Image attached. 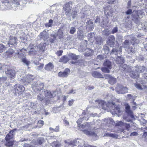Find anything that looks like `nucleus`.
Listing matches in <instances>:
<instances>
[{
	"label": "nucleus",
	"instance_id": "obj_20",
	"mask_svg": "<svg viewBox=\"0 0 147 147\" xmlns=\"http://www.w3.org/2000/svg\"><path fill=\"white\" fill-rule=\"evenodd\" d=\"M122 52V48L121 46L117 48H113L111 52V54H114L117 55L118 53H120Z\"/></svg>",
	"mask_w": 147,
	"mask_h": 147
},
{
	"label": "nucleus",
	"instance_id": "obj_25",
	"mask_svg": "<svg viewBox=\"0 0 147 147\" xmlns=\"http://www.w3.org/2000/svg\"><path fill=\"white\" fill-rule=\"evenodd\" d=\"M124 61V60L122 56L118 57L116 59V62L117 64H123Z\"/></svg>",
	"mask_w": 147,
	"mask_h": 147
},
{
	"label": "nucleus",
	"instance_id": "obj_11",
	"mask_svg": "<svg viewBox=\"0 0 147 147\" xmlns=\"http://www.w3.org/2000/svg\"><path fill=\"white\" fill-rule=\"evenodd\" d=\"M71 144L74 146L78 145V147H86V146H85L84 142L83 140L81 139H77L76 140L74 141Z\"/></svg>",
	"mask_w": 147,
	"mask_h": 147
},
{
	"label": "nucleus",
	"instance_id": "obj_41",
	"mask_svg": "<svg viewBox=\"0 0 147 147\" xmlns=\"http://www.w3.org/2000/svg\"><path fill=\"white\" fill-rule=\"evenodd\" d=\"M53 23V20L52 19L49 20V22L45 24V26L46 27H50L52 26Z\"/></svg>",
	"mask_w": 147,
	"mask_h": 147
},
{
	"label": "nucleus",
	"instance_id": "obj_59",
	"mask_svg": "<svg viewBox=\"0 0 147 147\" xmlns=\"http://www.w3.org/2000/svg\"><path fill=\"white\" fill-rule=\"evenodd\" d=\"M111 119H105V122H106L107 123H108L109 122V123H110V122H111Z\"/></svg>",
	"mask_w": 147,
	"mask_h": 147
},
{
	"label": "nucleus",
	"instance_id": "obj_22",
	"mask_svg": "<svg viewBox=\"0 0 147 147\" xmlns=\"http://www.w3.org/2000/svg\"><path fill=\"white\" fill-rule=\"evenodd\" d=\"M46 45L47 44L45 43H41L38 45L37 47L39 50L44 51L47 49Z\"/></svg>",
	"mask_w": 147,
	"mask_h": 147
},
{
	"label": "nucleus",
	"instance_id": "obj_26",
	"mask_svg": "<svg viewBox=\"0 0 147 147\" xmlns=\"http://www.w3.org/2000/svg\"><path fill=\"white\" fill-rule=\"evenodd\" d=\"M95 34L94 33H90L88 34V38L91 42L94 41Z\"/></svg>",
	"mask_w": 147,
	"mask_h": 147
},
{
	"label": "nucleus",
	"instance_id": "obj_48",
	"mask_svg": "<svg viewBox=\"0 0 147 147\" xmlns=\"http://www.w3.org/2000/svg\"><path fill=\"white\" fill-rule=\"evenodd\" d=\"M82 116H83L84 115H85L84 116V117H82L83 120H85L87 121L88 120L89 117L88 118V116L86 114V113L85 112H83L82 113Z\"/></svg>",
	"mask_w": 147,
	"mask_h": 147
},
{
	"label": "nucleus",
	"instance_id": "obj_53",
	"mask_svg": "<svg viewBox=\"0 0 147 147\" xmlns=\"http://www.w3.org/2000/svg\"><path fill=\"white\" fill-rule=\"evenodd\" d=\"M140 122L141 123L143 124V125H144V124H146L147 123L146 121L144 119H141Z\"/></svg>",
	"mask_w": 147,
	"mask_h": 147
},
{
	"label": "nucleus",
	"instance_id": "obj_64",
	"mask_svg": "<svg viewBox=\"0 0 147 147\" xmlns=\"http://www.w3.org/2000/svg\"><path fill=\"white\" fill-rule=\"evenodd\" d=\"M54 131L56 132H58L59 131V127L58 126H56L55 129Z\"/></svg>",
	"mask_w": 147,
	"mask_h": 147
},
{
	"label": "nucleus",
	"instance_id": "obj_34",
	"mask_svg": "<svg viewBox=\"0 0 147 147\" xmlns=\"http://www.w3.org/2000/svg\"><path fill=\"white\" fill-rule=\"evenodd\" d=\"M64 34L63 31L61 29H59L58 30L57 34V36L58 37L59 39H61L63 37V35Z\"/></svg>",
	"mask_w": 147,
	"mask_h": 147
},
{
	"label": "nucleus",
	"instance_id": "obj_7",
	"mask_svg": "<svg viewBox=\"0 0 147 147\" xmlns=\"http://www.w3.org/2000/svg\"><path fill=\"white\" fill-rule=\"evenodd\" d=\"M35 77L33 75L28 74L24 76L22 79V80L25 85L29 84L34 78Z\"/></svg>",
	"mask_w": 147,
	"mask_h": 147
},
{
	"label": "nucleus",
	"instance_id": "obj_16",
	"mask_svg": "<svg viewBox=\"0 0 147 147\" xmlns=\"http://www.w3.org/2000/svg\"><path fill=\"white\" fill-rule=\"evenodd\" d=\"M10 38L7 44L10 47H12L13 45H16L17 39L15 37H11Z\"/></svg>",
	"mask_w": 147,
	"mask_h": 147
},
{
	"label": "nucleus",
	"instance_id": "obj_43",
	"mask_svg": "<svg viewBox=\"0 0 147 147\" xmlns=\"http://www.w3.org/2000/svg\"><path fill=\"white\" fill-rule=\"evenodd\" d=\"M6 47L2 44H0V53L5 51Z\"/></svg>",
	"mask_w": 147,
	"mask_h": 147
},
{
	"label": "nucleus",
	"instance_id": "obj_3",
	"mask_svg": "<svg viewBox=\"0 0 147 147\" xmlns=\"http://www.w3.org/2000/svg\"><path fill=\"white\" fill-rule=\"evenodd\" d=\"M144 15V11L142 10H138L133 12L132 14V20L136 24H138L140 23V19L142 16Z\"/></svg>",
	"mask_w": 147,
	"mask_h": 147
},
{
	"label": "nucleus",
	"instance_id": "obj_32",
	"mask_svg": "<svg viewBox=\"0 0 147 147\" xmlns=\"http://www.w3.org/2000/svg\"><path fill=\"white\" fill-rule=\"evenodd\" d=\"M70 15L72 16L73 19H74L77 17L78 15V12L76 9H73Z\"/></svg>",
	"mask_w": 147,
	"mask_h": 147
},
{
	"label": "nucleus",
	"instance_id": "obj_33",
	"mask_svg": "<svg viewBox=\"0 0 147 147\" xmlns=\"http://www.w3.org/2000/svg\"><path fill=\"white\" fill-rule=\"evenodd\" d=\"M37 142L39 145H41L45 142V140L43 138L40 137L37 140Z\"/></svg>",
	"mask_w": 147,
	"mask_h": 147
},
{
	"label": "nucleus",
	"instance_id": "obj_61",
	"mask_svg": "<svg viewBox=\"0 0 147 147\" xmlns=\"http://www.w3.org/2000/svg\"><path fill=\"white\" fill-rule=\"evenodd\" d=\"M116 124L119 126H121L123 125V123L121 121H120Z\"/></svg>",
	"mask_w": 147,
	"mask_h": 147
},
{
	"label": "nucleus",
	"instance_id": "obj_6",
	"mask_svg": "<svg viewBox=\"0 0 147 147\" xmlns=\"http://www.w3.org/2000/svg\"><path fill=\"white\" fill-rule=\"evenodd\" d=\"M94 22L96 23L99 24V25L102 27L106 26L108 24L107 18L106 16H97Z\"/></svg>",
	"mask_w": 147,
	"mask_h": 147
},
{
	"label": "nucleus",
	"instance_id": "obj_2",
	"mask_svg": "<svg viewBox=\"0 0 147 147\" xmlns=\"http://www.w3.org/2000/svg\"><path fill=\"white\" fill-rule=\"evenodd\" d=\"M145 69V67L143 66L137 65L134 67L133 70L134 72L132 71V73H131L130 76L131 77L133 78H136L139 76L138 73H142Z\"/></svg>",
	"mask_w": 147,
	"mask_h": 147
},
{
	"label": "nucleus",
	"instance_id": "obj_51",
	"mask_svg": "<svg viewBox=\"0 0 147 147\" xmlns=\"http://www.w3.org/2000/svg\"><path fill=\"white\" fill-rule=\"evenodd\" d=\"M118 28L117 27H115L114 28L112 31V34H114L117 32L118 31Z\"/></svg>",
	"mask_w": 147,
	"mask_h": 147
},
{
	"label": "nucleus",
	"instance_id": "obj_24",
	"mask_svg": "<svg viewBox=\"0 0 147 147\" xmlns=\"http://www.w3.org/2000/svg\"><path fill=\"white\" fill-rule=\"evenodd\" d=\"M86 28L89 30H91L94 28L93 22L91 20L88 22V24L86 26Z\"/></svg>",
	"mask_w": 147,
	"mask_h": 147
},
{
	"label": "nucleus",
	"instance_id": "obj_28",
	"mask_svg": "<svg viewBox=\"0 0 147 147\" xmlns=\"http://www.w3.org/2000/svg\"><path fill=\"white\" fill-rule=\"evenodd\" d=\"M69 60V59L66 56H63L62 57L59 59V61L63 62L64 63H66Z\"/></svg>",
	"mask_w": 147,
	"mask_h": 147
},
{
	"label": "nucleus",
	"instance_id": "obj_8",
	"mask_svg": "<svg viewBox=\"0 0 147 147\" xmlns=\"http://www.w3.org/2000/svg\"><path fill=\"white\" fill-rule=\"evenodd\" d=\"M115 89L116 91L118 94H124L128 92V89L121 84H117Z\"/></svg>",
	"mask_w": 147,
	"mask_h": 147
},
{
	"label": "nucleus",
	"instance_id": "obj_36",
	"mask_svg": "<svg viewBox=\"0 0 147 147\" xmlns=\"http://www.w3.org/2000/svg\"><path fill=\"white\" fill-rule=\"evenodd\" d=\"M20 1V0H13L12 1L11 5L12 7H13L14 6H16L18 7V6H19L20 5V3L19 2Z\"/></svg>",
	"mask_w": 147,
	"mask_h": 147
},
{
	"label": "nucleus",
	"instance_id": "obj_12",
	"mask_svg": "<svg viewBox=\"0 0 147 147\" xmlns=\"http://www.w3.org/2000/svg\"><path fill=\"white\" fill-rule=\"evenodd\" d=\"M71 5L72 3L70 2L66 3L63 7V9L65 11L66 15L67 16H71L70 12L71 8Z\"/></svg>",
	"mask_w": 147,
	"mask_h": 147
},
{
	"label": "nucleus",
	"instance_id": "obj_15",
	"mask_svg": "<svg viewBox=\"0 0 147 147\" xmlns=\"http://www.w3.org/2000/svg\"><path fill=\"white\" fill-rule=\"evenodd\" d=\"M120 69L122 71L125 72H129L131 71L130 67L127 66L125 64H122L119 67Z\"/></svg>",
	"mask_w": 147,
	"mask_h": 147
},
{
	"label": "nucleus",
	"instance_id": "obj_52",
	"mask_svg": "<svg viewBox=\"0 0 147 147\" xmlns=\"http://www.w3.org/2000/svg\"><path fill=\"white\" fill-rule=\"evenodd\" d=\"M63 51L61 50H60L57 51L56 53V54L58 56H60L62 55Z\"/></svg>",
	"mask_w": 147,
	"mask_h": 147
},
{
	"label": "nucleus",
	"instance_id": "obj_4",
	"mask_svg": "<svg viewBox=\"0 0 147 147\" xmlns=\"http://www.w3.org/2000/svg\"><path fill=\"white\" fill-rule=\"evenodd\" d=\"M16 129H14L10 131L9 133L8 134L5 138L6 142L5 144L8 146H12L13 144V141L11 139H12L14 137V134L13 133Z\"/></svg>",
	"mask_w": 147,
	"mask_h": 147
},
{
	"label": "nucleus",
	"instance_id": "obj_56",
	"mask_svg": "<svg viewBox=\"0 0 147 147\" xmlns=\"http://www.w3.org/2000/svg\"><path fill=\"white\" fill-rule=\"evenodd\" d=\"M132 12V10L131 9H128L126 12V13L127 15H130Z\"/></svg>",
	"mask_w": 147,
	"mask_h": 147
},
{
	"label": "nucleus",
	"instance_id": "obj_46",
	"mask_svg": "<svg viewBox=\"0 0 147 147\" xmlns=\"http://www.w3.org/2000/svg\"><path fill=\"white\" fill-rule=\"evenodd\" d=\"M76 28L74 27H72L70 28L69 33L70 34H73L75 32Z\"/></svg>",
	"mask_w": 147,
	"mask_h": 147
},
{
	"label": "nucleus",
	"instance_id": "obj_18",
	"mask_svg": "<svg viewBox=\"0 0 147 147\" xmlns=\"http://www.w3.org/2000/svg\"><path fill=\"white\" fill-rule=\"evenodd\" d=\"M115 40V38L113 36H110L108 40L107 41V44L110 46L111 47H113L114 46V41Z\"/></svg>",
	"mask_w": 147,
	"mask_h": 147
},
{
	"label": "nucleus",
	"instance_id": "obj_40",
	"mask_svg": "<svg viewBox=\"0 0 147 147\" xmlns=\"http://www.w3.org/2000/svg\"><path fill=\"white\" fill-rule=\"evenodd\" d=\"M6 53L8 54V56L9 57H11V56L13 54L16 55V52H14L12 49H10L7 51Z\"/></svg>",
	"mask_w": 147,
	"mask_h": 147
},
{
	"label": "nucleus",
	"instance_id": "obj_5",
	"mask_svg": "<svg viewBox=\"0 0 147 147\" xmlns=\"http://www.w3.org/2000/svg\"><path fill=\"white\" fill-rule=\"evenodd\" d=\"M26 50L22 49L19 50H17L15 54L18 55V57L22 59V61L27 65H28L30 63V61H28L24 55V54L22 53L24 52Z\"/></svg>",
	"mask_w": 147,
	"mask_h": 147
},
{
	"label": "nucleus",
	"instance_id": "obj_42",
	"mask_svg": "<svg viewBox=\"0 0 147 147\" xmlns=\"http://www.w3.org/2000/svg\"><path fill=\"white\" fill-rule=\"evenodd\" d=\"M95 42L98 45H100L101 43V39L100 37H98L94 39Z\"/></svg>",
	"mask_w": 147,
	"mask_h": 147
},
{
	"label": "nucleus",
	"instance_id": "obj_39",
	"mask_svg": "<svg viewBox=\"0 0 147 147\" xmlns=\"http://www.w3.org/2000/svg\"><path fill=\"white\" fill-rule=\"evenodd\" d=\"M134 48L133 45L132 46L129 47L127 50V52L129 54H131L134 51Z\"/></svg>",
	"mask_w": 147,
	"mask_h": 147
},
{
	"label": "nucleus",
	"instance_id": "obj_45",
	"mask_svg": "<svg viewBox=\"0 0 147 147\" xmlns=\"http://www.w3.org/2000/svg\"><path fill=\"white\" fill-rule=\"evenodd\" d=\"M36 98L38 100L41 101L43 100L44 97L42 94H40L37 96Z\"/></svg>",
	"mask_w": 147,
	"mask_h": 147
},
{
	"label": "nucleus",
	"instance_id": "obj_49",
	"mask_svg": "<svg viewBox=\"0 0 147 147\" xmlns=\"http://www.w3.org/2000/svg\"><path fill=\"white\" fill-rule=\"evenodd\" d=\"M104 136H106L111 137H113V138H114L116 136L115 135V134H109V133H105V134Z\"/></svg>",
	"mask_w": 147,
	"mask_h": 147
},
{
	"label": "nucleus",
	"instance_id": "obj_38",
	"mask_svg": "<svg viewBox=\"0 0 147 147\" xmlns=\"http://www.w3.org/2000/svg\"><path fill=\"white\" fill-rule=\"evenodd\" d=\"M44 93L45 96L47 98H51L52 97V95L49 91L48 90L45 91Z\"/></svg>",
	"mask_w": 147,
	"mask_h": 147
},
{
	"label": "nucleus",
	"instance_id": "obj_44",
	"mask_svg": "<svg viewBox=\"0 0 147 147\" xmlns=\"http://www.w3.org/2000/svg\"><path fill=\"white\" fill-rule=\"evenodd\" d=\"M70 57L73 60L77 59L79 57L78 55H77L75 54L71 53L70 55Z\"/></svg>",
	"mask_w": 147,
	"mask_h": 147
},
{
	"label": "nucleus",
	"instance_id": "obj_21",
	"mask_svg": "<svg viewBox=\"0 0 147 147\" xmlns=\"http://www.w3.org/2000/svg\"><path fill=\"white\" fill-rule=\"evenodd\" d=\"M83 119H82V118H81L79 119L77 121V122L78 124V125L79 127H81L83 128H86L87 127H88V123H87V125L86 124H80V123L82 122V121H83Z\"/></svg>",
	"mask_w": 147,
	"mask_h": 147
},
{
	"label": "nucleus",
	"instance_id": "obj_19",
	"mask_svg": "<svg viewBox=\"0 0 147 147\" xmlns=\"http://www.w3.org/2000/svg\"><path fill=\"white\" fill-rule=\"evenodd\" d=\"M70 71L69 69H66L63 72H60L58 73V76L61 77H66L68 75Z\"/></svg>",
	"mask_w": 147,
	"mask_h": 147
},
{
	"label": "nucleus",
	"instance_id": "obj_30",
	"mask_svg": "<svg viewBox=\"0 0 147 147\" xmlns=\"http://www.w3.org/2000/svg\"><path fill=\"white\" fill-rule=\"evenodd\" d=\"M109 79L108 81V82L109 83L111 84V85H113L116 82V79L115 78L110 76H109Z\"/></svg>",
	"mask_w": 147,
	"mask_h": 147
},
{
	"label": "nucleus",
	"instance_id": "obj_62",
	"mask_svg": "<svg viewBox=\"0 0 147 147\" xmlns=\"http://www.w3.org/2000/svg\"><path fill=\"white\" fill-rule=\"evenodd\" d=\"M107 30H104V32H106L105 33V35L106 36H108L110 34V32L109 31Z\"/></svg>",
	"mask_w": 147,
	"mask_h": 147
},
{
	"label": "nucleus",
	"instance_id": "obj_9",
	"mask_svg": "<svg viewBox=\"0 0 147 147\" xmlns=\"http://www.w3.org/2000/svg\"><path fill=\"white\" fill-rule=\"evenodd\" d=\"M43 84L39 82H34L32 85V88L35 92L40 91L43 88Z\"/></svg>",
	"mask_w": 147,
	"mask_h": 147
},
{
	"label": "nucleus",
	"instance_id": "obj_58",
	"mask_svg": "<svg viewBox=\"0 0 147 147\" xmlns=\"http://www.w3.org/2000/svg\"><path fill=\"white\" fill-rule=\"evenodd\" d=\"M142 29L145 32H147V25H144V26L142 27Z\"/></svg>",
	"mask_w": 147,
	"mask_h": 147
},
{
	"label": "nucleus",
	"instance_id": "obj_37",
	"mask_svg": "<svg viewBox=\"0 0 147 147\" xmlns=\"http://www.w3.org/2000/svg\"><path fill=\"white\" fill-rule=\"evenodd\" d=\"M51 38L50 39L49 41L52 43H54L55 40H56V35L54 34H52L51 35Z\"/></svg>",
	"mask_w": 147,
	"mask_h": 147
},
{
	"label": "nucleus",
	"instance_id": "obj_35",
	"mask_svg": "<svg viewBox=\"0 0 147 147\" xmlns=\"http://www.w3.org/2000/svg\"><path fill=\"white\" fill-rule=\"evenodd\" d=\"M84 132L86 134L89 135L90 136H96V135L95 132H92V131H89L87 130H85L84 131Z\"/></svg>",
	"mask_w": 147,
	"mask_h": 147
},
{
	"label": "nucleus",
	"instance_id": "obj_29",
	"mask_svg": "<svg viewBox=\"0 0 147 147\" xmlns=\"http://www.w3.org/2000/svg\"><path fill=\"white\" fill-rule=\"evenodd\" d=\"M104 66L107 67L109 69H111V63L108 60H106L104 63Z\"/></svg>",
	"mask_w": 147,
	"mask_h": 147
},
{
	"label": "nucleus",
	"instance_id": "obj_27",
	"mask_svg": "<svg viewBox=\"0 0 147 147\" xmlns=\"http://www.w3.org/2000/svg\"><path fill=\"white\" fill-rule=\"evenodd\" d=\"M40 38L45 40L49 38L48 35L46 33H45L44 31L42 32H41L40 34Z\"/></svg>",
	"mask_w": 147,
	"mask_h": 147
},
{
	"label": "nucleus",
	"instance_id": "obj_14",
	"mask_svg": "<svg viewBox=\"0 0 147 147\" xmlns=\"http://www.w3.org/2000/svg\"><path fill=\"white\" fill-rule=\"evenodd\" d=\"M15 93L19 94L20 93L24 91L25 88L23 86L19 84L16 85L15 86Z\"/></svg>",
	"mask_w": 147,
	"mask_h": 147
},
{
	"label": "nucleus",
	"instance_id": "obj_17",
	"mask_svg": "<svg viewBox=\"0 0 147 147\" xmlns=\"http://www.w3.org/2000/svg\"><path fill=\"white\" fill-rule=\"evenodd\" d=\"M125 112L131 118H134V116L132 111L130 109V106L128 104H127L125 105Z\"/></svg>",
	"mask_w": 147,
	"mask_h": 147
},
{
	"label": "nucleus",
	"instance_id": "obj_50",
	"mask_svg": "<svg viewBox=\"0 0 147 147\" xmlns=\"http://www.w3.org/2000/svg\"><path fill=\"white\" fill-rule=\"evenodd\" d=\"M89 50L90 52L88 53H84V55L86 56H90L92 53V51L91 50H89V49H86V51Z\"/></svg>",
	"mask_w": 147,
	"mask_h": 147
},
{
	"label": "nucleus",
	"instance_id": "obj_23",
	"mask_svg": "<svg viewBox=\"0 0 147 147\" xmlns=\"http://www.w3.org/2000/svg\"><path fill=\"white\" fill-rule=\"evenodd\" d=\"M92 76L97 78H103V76L100 73L97 71H93L92 73Z\"/></svg>",
	"mask_w": 147,
	"mask_h": 147
},
{
	"label": "nucleus",
	"instance_id": "obj_57",
	"mask_svg": "<svg viewBox=\"0 0 147 147\" xmlns=\"http://www.w3.org/2000/svg\"><path fill=\"white\" fill-rule=\"evenodd\" d=\"M125 127L126 129H127L128 130H129V128H130V124L129 123L125 124Z\"/></svg>",
	"mask_w": 147,
	"mask_h": 147
},
{
	"label": "nucleus",
	"instance_id": "obj_55",
	"mask_svg": "<svg viewBox=\"0 0 147 147\" xmlns=\"http://www.w3.org/2000/svg\"><path fill=\"white\" fill-rule=\"evenodd\" d=\"M38 123L40 124V127L42 126L44 123V122L41 120H40L38 121Z\"/></svg>",
	"mask_w": 147,
	"mask_h": 147
},
{
	"label": "nucleus",
	"instance_id": "obj_54",
	"mask_svg": "<svg viewBox=\"0 0 147 147\" xmlns=\"http://www.w3.org/2000/svg\"><path fill=\"white\" fill-rule=\"evenodd\" d=\"M135 87L138 89L142 90V89L141 86L139 84H137L135 85Z\"/></svg>",
	"mask_w": 147,
	"mask_h": 147
},
{
	"label": "nucleus",
	"instance_id": "obj_63",
	"mask_svg": "<svg viewBox=\"0 0 147 147\" xmlns=\"http://www.w3.org/2000/svg\"><path fill=\"white\" fill-rule=\"evenodd\" d=\"M44 65L43 64H40L39 66H38L37 67V69L38 70L42 69Z\"/></svg>",
	"mask_w": 147,
	"mask_h": 147
},
{
	"label": "nucleus",
	"instance_id": "obj_1",
	"mask_svg": "<svg viewBox=\"0 0 147 147\" xmlns=\"http://www.w3.org/2000/svg\"><path fill=\"white\" fill-rule=\"evenodd\" d=\"M99 106L100 107H101L104 109H106L107 106L112 107V111L111 112L112 114H120L121 113L119 106L115 105V103L113 102H109L107 105L106 103L103 101H100L99 102Z\"/></svg>",
	"mask_w": 147,
	"mask_h": 147
},
{
	"label": "nucleus",
	"instance_id": "obj_47",
	"mask_svg": "<svg viewBox=\"0 0 147 147\" xmlns=\"http://www.w3.org/2000/svg\"><path fill=\"white\" fill-rule=\"evenodd\" d=\"M109 68L107 67H102L101 68V69L102 71L104 73H109Z\"/></svg>",
	"mask_w": 147,
	"mask_h": 147
},
{
	"label": "nucleus",
	"instance_id": "obj_31",
	"mask_svg": "<svg viewBox=\"0 0 147 147\" xmlns=\"http://www.w3.org/2000/svg\"><path fill=\"white\" fill-rule=\"evenodd\" d=\"M53 68V65L52 63H50L47 64L45 67V69L48 71L51 70Z\"/></svg>",
	"mask_w": 147,
	"mask_h": 147
},
{
	"label": "nucleus",
	"instance_id": "obj_13",
	"mask_svg": "<svg viewBox=\"0 0 147 147\" xmlns=\"http://www.w3.org/2000/svg\"><path fill=\"white\" fill-rule=\"evenodd\" d=\"M5 73L11 79H13L14 78L15 71L14 70L11 69L10 68H7L5 71Z\"/></svg>",
	"mask_w": 147,
	"mask_h": 147
},
{
	"label": "nucleus",
	"instance_id": "obj_10",
	"mask_svg": "<svg viewBox=\"0 0 147 147\" xmlns=\"http://www.w3.org/2000/svg\"><path fill=\"white\" fill-rule=\"evenodd\" d=\"M129 36L131 38V42H129L128 40H125L123 43V46L125 48L128 49L129 47V46H130L131 43L132 44V45H133L134 44V42L136 43L138 42L137 40L135 38L132 37V35H129Z\"/></svg>",
	"mask_w": 147,
	"mask_h": 147
},
{
	"label": "nucleus",
	"instance_id": "obj_60",
	"mask_svg": "<svg viewBox=\"0 0 147 147\" xmlns=\"http://www.w3.org/2000/svg\"><path fill=\"white\" fill-rule=\"evenodd\" d=\"M74 100H69L68 102V105L70 106L72 105L73 104Z\"/></svg>",
	"mask_w": 147,
	"mask_h": 147
}]
</instances>
